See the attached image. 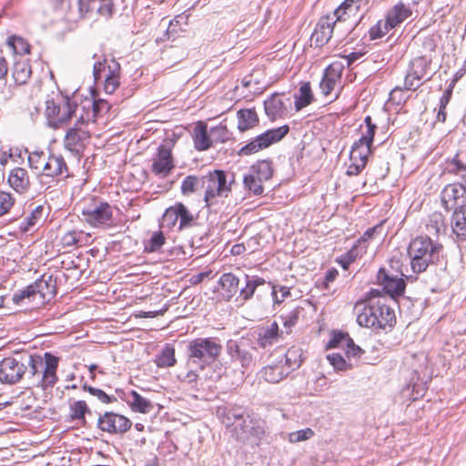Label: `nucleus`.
<instances>
[{"mask_svg": "<svg viewBox=\"0 0 466 466\" xmlns=\"http://www.w3.org/2000/svg\"><path fill=\"white\" fill-rule=\"evenodd\" d=\"M110 109L109 103L105 99L86 101L80 106L81 113L78 116L79 123L96 122V119L107 113Z\"/></svg>", "mask_w": 466, "mask_h": 466, "instance_id": "16", "label": "nucleus"}, {"mask_svg": "<svg viewBox=\"0 0 466 466\" xmlns=\"http://www.w3.org/2000/svg\"><path fill=\"white\" fill-rule=\"evenodd\" d=\"M446 170L448 173L461 177L462 180L466 177V164L460 158L458 154L447 161Z\"/></svg>", "mask_w": 466, "mask_h": 466, "instance_id": "47", "label": "nucleus"}, {"mask_svg": "<svg viewBox=\"0 0 466 466\" xmlns=\"http://www.w3.org/2000/svg\"><path fill=\"white\" fill-rule=\"evenodd\" d=\"M166 242V238L162 231H155L152 233L149 240L145 245V250L147 252H156L160 250Z\"/></svg>", "mask_w": 466, "mask_h": 466, "instance_id": "51", "label": "nucleus"}, {"mask_svg": "<svg viewBox=\"0 0 466 466\" xmlns=\"http://www.w3.org/2000/svg\"><path fill=\"white\" fill-rule=\"evenodd\" d=\"M8 46H10L14 52L17 55H25L29 53L30 46L22 37L11 36L8 38Z\"/></svg>", "mask_w": 466, "mask_h": 466, "instance_id": "55", "label": "nucleus"}, {"mask_svg": "<svg viewBox=\"0 0 466 466\" xmlns=\"http://www.w3.org/2000/svg\"><path fill=\"white\" fill-rule=\"evenodd\" d=\"M343 67L338 63L329 65L323 74L319 84L320 90L325 96H328L340 82Z\"/></svg>", "mask_w": 466, "mask_h": 466, "instance_id": "18", "label": "nucleus"}, {"mask_svg": "<svg viewBox=\"0 0 466 466\" xmlns=\"http://www.w3.org/2000/svg\"><path fill=\"white\" fill-rule=\"evenodd\" d=\"M351 342V338L347 333H334L329 341V348H341L344 350L346 344Z\"/></svg>", "mask_w": 466, "mask_h": 466, "instance_id": "59", "label": "nucleus"}, {"mask_svg": "<svg viewBox=\"0 0 466 466\" xmlns=\"http://www.w3.org/2000/svg\"><path fill=\"white\" fill-rule=\"evenodd\" d=\"M262 182V179L255 176L254 172L250 171L243 177L245 188L256 196L261 195L264 191Z\"/></svg>", "mask_w": 466, "mask_h": 466, "instance_id": "43", "label": "nucleus"}, {"mask_svg": "<svg viewBox=\"0 0 466 466\" xmlns=\"http://www.w3.org/2000/svg\"><path fill=\"white\" fill-rule=\"evenodd\" d=\"M313 96L309 83H304L299 89V95L295 97V108L297 111L311 104Z\"/></svg>", "mask_w": 466, "mask_h": 466, "instance_id": "41", "label": "nucleus"}, {"mask_svg": "<svg viewBox=\"0 0 466 466\" xmlns=\"http://www.w3.org/2000/svg\"><path fill=\"white\" fill-rule=\"evenodd\" d=\"M44 363H45V361L39 356L30 355L28 357L27 365L29 366V369H30L29 371L32 373L33 376L37 375L38 378L40 379V377H41L40 374L43 371Z\"/></svg>", "mask_w": 466, "mask_h": 466, "instance_id": "62", "label": "nucleus"}, {"mask_svg": "<svg viewBox=\"0 0 466 466\" xmlns=\"http://www.w3.org/2000/svg\"><path fill=\"white\" fill-rule=\"evenodd\" d=\"M289 374V370L281 364L270 365L261 370L262 378L270 383H278Z\"/></svg>", "mask_w": 466, "mask_h": 466, "instance_id": "35", "label": "nucleus"}, {"mask_svg": "<svg viewBox=\"0 0 466 466\" xmlns=\"http://www.w3.org/2000/svg\"><path fill=\"white\" fill-rule=\"evenodd\" d=\"M327 360L336 370L345 371L352 368V365L339 353H330L327 355Z\"/></svg>", "mask_w": 466, "mask_h": 466, "instance_id": "53", "label": "nucleus"}, {"mask_svg": "<svg viewBox=\"0 0 466 466\" xmlns=\"http://www.w3.org/2000/svg\"><path fill=\"white\" fill-rule=\"evenodd\" d=\"M234 177L228 179L222 170H214L201 177V189L204 190V200L208 207L217 202V198H227L231 192Z\"/></svg>", "mask_w": 466, "mask_h": 466, "instance_id": "4", "label": "nucleus"}, {"mask_svg": "<svg viewBox=\"0 0 466 466\" xmlns=\"http://www.w3.org/2000/svg\"><path fill=\"white\" fill-rule=\"evenodd\" d=\"M27 366L22 360L8 357L0 361V382L13 385L20 381Z\"/></svg>", "mask_w": 466, "mask_h": 466, "instance_id": "14", "label": "nucleus"}, {"mask_svg": "<svg viewBox=\"0 0 466 466\" xmlns=\"http://www.w3.org/2000/svg\"><path fill=\"white\" fill-rule=\"evenodd\" d=\"M7 183L18 194H25L30 188V178L26 169L13 168L8 175Z\"/></svg>", "mask_w": 466, "mask_h": 466, "instance_id": "22", "label": "nucleus"}, {"mask_svg": "<svg viewBox=\"0 0 466 466\" xmlns=\"http://www.w3.org/2000/svg\"><path fill=\"white\" fill-rule=\"evenodd\" d=\"M271 289V295L275 303L280 304L290 296V289L289 287L272 285Z\"/></svg>", "mask_w": 466, "mask_h": 466, "instance_id": "63", "label": "nucleus"}, {"mask_svg": "<svg viewBox=\"0 0 466 466\" xmlns=\"http://www.w3.org/2000/svg\"><path fill=\"white\" fill-rule=\"evenodd\" d=\"M299 309H295L287 314L281 315V319L284 326V336L291 333L292 328L297 324L299 320Z\"/></svg>", "mask_w": 466, "mask_h": 466, "instance_id": "52", "label": "nucleus"}, {"mask_svg": "<svg viewBox=\"0 0 466 466\" xmlns=\"http://www.w3.org/2000/svg\"><path fill=\"white\" fill-rule=\"evenodd\" d=\"M240 281V278H238L232 273L222 274L218 284L223 290V296L226 297L228 300L238 293Z\"/></svg>", "mask_w": 466, "mask_h": 466, "instance_id": "28", "label": "nucleus"}, {"mask_svg": "<svg viewBox=\"0 0 466 466\" xmlns=\"http://www.w3.org/2000/svg\"><path fill=\"white\" fill-rule=\"evenodd\" d=\"M341 21L342 20H337V16H335L334 14L321 17L311 35V42H313L316 46H322L327 44L334 29L339 28Z\"/></svg>", "mask_w": 466, "mask_h": 466, "instance_id": "15", "label": "nucleus"}, {"mask_svg": "<svg viewBox=\"0 0 466 466\" xmlns=\"http://www.w3.org/2000/svg\"><path fill=\"white\" fill-rule=\"evenodd\" d=\"M226 349L231 361L239 364L243 373L255 366L254 352L257 351V348L251 339L241 337L238 339H228Z\"/></svg>", "mask_w": 466, "mask_h": 466, "instance_id": "6", "label": "nucleus"}, {"mask_svg": "<svg viewBox=\"0 0 466 466\" xmlns=\"http://www.w3.org/2000/svg\"><path fill=\"white\" fill-rule=\"evenodd\" d=\"M178 223V215L176 208V204L166 209L162 217V226L167 228H174Z\"/></svg>", "mask_w": 466, "mask_h": 466, "instance_id": "57", "label": "nucleus"}, {"mask_svg": "<svg viewBox=\"0 0 466 466\" xmlns=\"http://www.w3.org/2000/svg\"><path fill=\"white\" fill-rule=\"evenodd\" d=\"M362 0H345L335 11L337 20H347L360 10Z\"/></svg>", "mask_w": 466, "mask_h": 466, "instance_id": "33", "label": "nucleus"}, {"mask_svg": "<svg viewBox=\"0 0 466 466\" xmlns=\"http://www.w3.org/2000/svg\"><path fill=\"white\" fill-rule=\"evenodd\" d=\"M451 228L458 238L466 239V205L455 208L452 216Z\"/></svg>", "mask_w": 466, "mask_h": 466, "instance_id": "29", "label": "nucleus"}, {"mask_svg": "<svg viewBox=\"0 0 466 466\" xmlns=\"http://www.w3.org/2000/svg\"><path fill=\"white\" fill-rule=\"evenodd\" d=\"M212 142H225L228 139V131L226 126L218 125L209 129Z\"/></svg>", "mask_w": 466, "mask_h": 466, "instance_id": "60", "label": "nucleus"}, {"mask_svg": "<svg viewBox=\"0 0 466 466\" xmlns=\"http://www.w3.org/2000/svg\"><path fill=\"white\" fill-rule=\"evenodd\" d=\"M250 172H254L255 176H258L263 181L268 180L273 175L271 162L268 160L258 161L251 167Z\"/></svg>", "mask_w": 466, "mask_h": 466, "instance_id": "45", "label": "nucleus"}, {"mask_svg": "<svg viewBox=\"0 0 466 466\" xmlns=\"http://www.w3.org/2000/svg\"><path fill=\"white\" fill-rule=\"evenodd\" d=\"M45 166L42 172L43 176L51 177H68V167L61 155L49 154Z\"/></svg>", "mask_w": 466, "mask_h": 466, "instance_id": "21", "label": "nucleus"}, {"mask_svg": "<svg viewBox=\"0 0 466 466\" xmlns=\"http://www.w3.org/2000/svg\"><path fill=\"white\" fill-rule=\"evenodd\" d=\"M82 216L92 227L110 226L113 223V208L107 202L93 200L82 209Z\"/></svg>", "mask_w": 466, "mask_h": 466, "instance_id": "9", "label": "nucleus"}, {"mask_svg": "<svg viewBox=\"0 0 466 466\" xmlns=\"http://www.w3.org/2000/svg\"><path fill=\"white\" fill-rule=\"evenodd\" d=\"M90 410L85 400H76L69 405V418L72 421H77L84 426L86 423V413Z\"/></svg>", "mask_w": 466, "mask_h": 466, "instance_id": "36", "label": "nucleus"}, {"mask_svg": "<svg viewBox=\"0 0 466 466\" xmlns=\"http://www.w3.org/2000/svg\"><path fill=\"white\" fill-rule=\"evenodd\" d=\"M46 104V118L49 126L55 128L66 125L73 116L77 119L81 113L80 106L67 97L60 103H56L54 100H47Z\"/></svg>", "mask_w": 466, "mask_h": 466, "instance_id": "7", "label": "nucleus"}, {"mask_svg": "<svg viewBox=\"0 0 466 466\" xmlns=\"http://www.w3.org/2000/svg\"><path fill=\"white\" fill-rule=\"evenodd\" d=\"M58 358L49 352L45 353V363L40 377L41 386L44 389L53 387L57 381L56 370Z\"/></svg>", "mask_w": 466, "mask_h": 466, "instance_id": "20", "label": "nucleus"}, {"mask_svg": "<svg viewBox=\"0 0 466 466\" xmlns=\"http://www.w3.org/2000/svg\"><path fill=\"white\" fill-rule=\"evenodd\" d=\"M446 223L444 216L441 212H433L428 218L426 223V231L429 236L438 237L441 233L445 232Z\"/></svg>", "mask_w": 466, "mask_h": 466, "instance_id": "32", "label": "nucleus"}, {"mask_svg": "<svg viewBox=\"0 0 466 466\" xmlns=\"http://www.w3.org/2000/svg\"><path fill=\"white\" fill-rule=\"evenodd\" d=\"M113 66H108V74L106 76L104 90L106 94H113L119 86L120 66L115 60H112Z\"/></svg>", "mask_w": 466, "mask_h": 466, "instance_id": "34", "label": "nucleus"}, {"mask_svg": "<svg viewBox=\"0 0 466 466\" xmlns=\"http://www.w3.org/2000/svg\"><path fill=\"white\" fill-rule=\"evenodd\" d=\"M32 74L31 66L25 59H18L14 63L12 76L17 85L25 84Z\"/></svg>", "mask_w": 466, "mask_h": 466, "instance_id": "30", "label": "nucleus"}, {"mask_svg": "<svg viewBox=\"0 0 466 466\" xmlns=\"http://www.w3.org/2000/svg\"><path fill=\"white\" fill-rule=\"evenodd\" d=\"M176 208L178 215V230L193 227L196 220L195 215L182 203H177Z\"/></svg>", "mask_w": 466, "mask_h": 466, "instance_id": "38", "label": "nucleus"}, {"mask_svg": "<svg viewBox=\"0 0 466 466\" xmlns=\"http://www.w3.org/2000/svg\"><path fill=\"white\" fill-rule=\"evenodd\" d=\"M56 293V279L52 275L44 274L35 283L27 286L22 290L16 292L13 300L18 304L25 299H28L38 303H45L52 299Z\"/></svg>", "mask_w": 466, "mask_h": 466, "instance_id": "5", "label": "nucleus"}, {"mask_svg": "<svg viewBox=\"0 0 466 466\" xmlns=\"http://www.w3.org/2000/svg\"><path fill=\"white\" fill-rule=\"evenodd\" d=\"M48 155L45 154L44 152H31L28 155V163L31 168L35 169V171L42 173L44 170L45 162H46Z\"/></svg>", "mask_w": 466, "mask_h": 466, "instance_id": "50", "label": "nucleus"}, {"mask_svg": "<svg viewBox=\"0 0 466 466\" xmlns=\"http://www.w3.org/2000/svg\"><path fill=\"white\" fill-rule=\"evenodd\" d=\"M236 434L243 442L258 444L265 435V422L248 416L236 426Z\"/></svg>", "mask_w": 466, "mask_h": 466, "instance_id": "12", "label": "nucleus"}, {"mask_svg": "<svg viewBox=\"0 0 466 466\" xmlns=\"http://www.w3.org/2000/svg\"><path fill=\"white\" fill-rule=\"evenodd\" d=\"M301 350L296 347H291L288 350L285 355L286 370H293L299 368L301 364Z\"/></svg>", "mask_w": 466, "mask_h": 466, "instance_id": "46", "label": "nucleus"}, {"mask_svg": "<svg viewBox=\"0 0 466 466\" xmlns=\"http://www.w3.org/2000/svg\"><path fill=\"white\" fill-rule=\"evenodd\" d=\"M83 389L88 391L91 395L96 397L97 400H100L102 403H111L116 400V398L115 396H109L100 389L92 386H87L86 384L83 386Z\"/></svg>", "mask_w": 466, "mask_h": 466, "instance_id": "61", "label": "nucleus"}, {"mask_svg": "<svg viewBox=\"0 0 466 466\" xmlns=\"http://www.w3.org/2000/svg\"><path fill=\"white\" fill-rule=\"evenodd\" d=\"M194 147L198 151H205L213 145L211 135L207 124L198 122L193 130Z\"/></svg>", "mask_w": 466, "mask_h": 466, "instance_id": "26", "label": "nucleus"}, {"mask_svg": "<svg viewBox=\"0 0 466 466\" xmlns=\"http://www.w3.org/2000/svg\"><path fill=\"white\" fill-rule=\"evenodd\" d=\"M289 131V126L285 125L272 128L257 136L238 152V156H250L256 154L271 145L280 141Z\"/></svg>", "mask_w": 466, "mask_h": 466, "instance_id": "8", "label": "nucleus"}, {"mask_svg": "<svg viewBox=\"0 0 466 466\" xmlns=\"http://www.w3.org/2000/svg\"><path fill=\"white\" fill-rule=\"evenodd\" d=\"M241 287H238V297L241 300H248L252 298L258 287L266 283V280L258 276L244 274L240 278Z\"/></svg>", "mask_w": 466, "mask_h": 466, "instance_id": "24", "label": "nucleus"}, {"mask_svg": "<svg viewBox=\"0 0 466 466\" xmlns=\"http://www.w3.org/2000/svg\"><path fill=\"white\" fill-rule=\"evenodd\" d=\"M264 109L266 115L271 120L282 118L288 113L287 106L280 95L278 93L272 94L264 101Z\"/></svg>", "mask_w": 466, "mask_h": 466, "instance_id": "23", "label": "nucleus"}, {"mask_svg": "<svg viewBox=\"0 0 466 466\" xmlns=\"http://www.w3.org/2000/svg\"><path fill=\"white\" fill-rule=\"evenodd\" d=\"M315 435V432L310 428H306L297 431L290 432L289 434V441L291 443H297L311 439Z\"/></svg>", "mask_w": 466, "mask_h": 466, "instance_id": "58", "label": "nucleus"}, {"mask_svg": "<svg viewBox=\"0 0 466 466\" xmlns=\"http://www.w3.org/2000/svg\"><path fill=\"white\" fill-rule=\"evenodd\" d=\"M370 147V145L357 140L351 147L350 161L365 162L367 164Z\"/></svg>", "mask_w": 466, "mask_h": 466, "instance_id": "39", "label": "nucleus"}, {"mask_svg": "<svg viewBox=\"0 0 466 466\" xmlns=\"http://www.w3.org/2000/svg\"><path fill=\"white\" fill-rule=\"evenodd\" d=\"M151 162L152 173L160 178L167 177L175 168L171 146L167 143L160 144Z\"/></svg>", "mask_w": 466, "mask_h": 466, "instance_id": "11", "label": "nucleus"}, {"mask_svg": "<svg viewBox=\"0 0 466 466\" xmlns=\"http://www.w3.org/2000/svg\"><path fill=\"white\" fill-rule=\"evenodd\" d=\"M430 64L431 58L425 56H419L410 61L408 71L423 79L427 74Z\"/></svg>", "mask_w": 466, "mask_h": 466, "instance_id": "42", "label": "nucleus"}, {"mask_svg": "<svg viewBox=\"0 0 466 466\" xmlns=\"http://www.w3.org/2000/svg\"><path fill=\"white\" fill-rule=\"evenodd\" d=\"M284 339V331L279 329V324L276 321H273L269 325L259 329L257 340L258 344L265 349Z\"/></svg>", "mask_w": 466, "mask_h": 466, "instance_id": "19", "label": "nucleus"}, {"mask_svg": "<svg viewBox=\"0 0 466 466\" xmlns=\"http://www.w3.org/2000/svg\"><path fill=\"white\" fill-rule=\"evenodd\" d=\"M88 123H79L76 120L74 127H70L64 139V146L69 151L79 154L89 142L90 133L86 129Z\"/></svg>", "mask_w": 466, "mask_h": 466, "instance_id": "10", "label": "nucleus"}, {"mask_svg": "<svg viewBox=\"0 0 466 466\" xmlns=\"http://www.w3.org/2000/svg\"><path fill=\"white\" fill-rule=\"evenodd\" d=\"M175 349L166 347L156 358V363L159 368H168L176 364Z\"/></svg>", "mask_w": 466, "mask_h": 466, "instance_id": "44", "label": "nucleus"}, {"mask_svg": "<svg viewBox=\"0 0 466 466\" xmlns=\"http://www.w3.org/2000/svg\"><path fill=\"white\" fill-rule=\"evenodd\" d=\"M132 422L124 415L106 411L97 420V427L110 434H124L130 430Z\"/></svg>", "mask_w": 466, "mask_h": 466, "instance_id": "13", "label": "nucleus"}, {"mask_svg": "<svg viewBox=\"0 0 466 466\" xmlns=\"http://www.w3.org/2000/svg\"><path fill=\"white\" fill-rule=\"evenodd\" d=\"M128 404L131 410L135 412L149 413L153 410V404L150 400L145 399L136 390L130 392V399Z\"/></svg>", "mask_w": 466, "mask_h": 466, "instance_id": "37", "label": "nucleus"}, {"mask_svg": "<svg viewBox=\"0 0 466 466\" xmlns=\"http://www.w3.org/2000/svg\"><path fill=\"white\" fill-rule=\"evenodd\" d=\"M201 188V177L187 176L181 183V193L184 196L191 195Z\"/></svg>", "mask_w": 466, "mask_h": 466, "instance_id": "48", "label": "nucleus"}, {"mask_svg": "<svg viewBox=\"0 0 466 466\" xmlns=\"http://www.w3.org/2000/svg\"><path fill=\"white\" fill-rule=\"evenodd\" d=\"M360 326L374 330L391 329L396 323L394 310L380 300L358 301L354 307Z\"/></svg>", "mask_w": 466, "mask_h": 466, "instance_id": "1", "label": "nucleus"}, {"mask_svg": "<svg viewBox=\"0 0 466 466\" xmlns=\"http://www.w3.org/2000/svg\"><path fill=\"white\" fill-rule=\"evenodd\" d=\"M411 15V10L402 3H399L389 10L386 18L393 27L404 22Z\"/></svg>", "mask_w": 466, "mask_h": 466, "instance_id": "31", "label": "nucleus"}, {"mask_svg": "<svg viewBox=\"0 0 466 466\" xmlns=\"http://www.w3.org/2000/svg\"><path fill=\"white\" fill-rule=\"evenodd\" d=\"M365 127H361V137L359 138V141L366 143V145H372L375 130L377 128L376 125L372 123L371 117L370 116H366L364 119Z\"/></svg>", "mask_w": 466, "mask_h": 466, "instance_id": "49", "label": "nucleus"}, {"mask_svg": "<svg viewBox=\"0 0 466 466\" xmlns=\"http://www.w3.org/2000/svg\"><path fill=\"white\" fill-rule=\"evenodd\" d=\"M238 129L245 132L258 125L259 118L255 108L239 109L237 112Z\"/></svg>", "mask_w": 466, "mask_h": 466, "instance_id": "27", "label": "nucleus"}, {"mask_svg": "<svg viewBox=\"0 0 466 466\" xmlns=\"http://www.w3.org/2000/svg\"><path fill=\"white\" fill-rule=\"evenodd\" d=\"M422 84V79L417 76H414L410 71H407V74L405 76L404 79V89L405 90H416L418 89Z\"/></svg>", "mask_w": 466, "mask_h": 466, "instance_id": "64", "label": "nucleus"}, {"mask_svg": "<svg viewBox=\"0 0 466 466\" xmlns=\"http://www.w3.org/2000/svg\"><path fill=\"white\" fill-rule=\"evenodd\" d=\"M463 183H453L447 185L441 192V203L447 210L452 209L458 200L463 197Z\"/></svg>", "mask_w": 466, "mask_h": 466, "instance_id": "25", "label": "nucleus"}, {"mask_svg": "<svg viewBox=\"0 0 466 466\" xmlns=\"http://www.w3.org/2000/svg\"><path fill=\"white\" fill-rule=\"evenodd\" d=\"M378 283L391 297L400 296L404 292L405 281L401 277L393 276L385 268H380L377 276Z\"/></svg>", "mask_w": 466, "mask_h": 466, "instance_id": "17", "label": "nucleus"}, {"mask_svg": "<svg viewBox=\"0 0 466 466\" xmlns=\"http://www.w3.org/2000/svg\"><path fill=\"white\" fill-rule=\"evenodd\" d=\"M15 203L14 196L5 191H0V217L10 211Z\"/></svg>", "mask_w": 466, "mask_h": 466, "instance_id": "56", "label": "nucleus"}, {"mask_svg": "<svg viewBox=\"0 0 466 466\" xmlns=\"http://www.w3.org/2000/svg\"><path fill=\"white\" fill-rule=\"evenodd\" d=\"M443 247L434 242L430 236L415 238L409 245L408 254L410 267L415 273L424 272L431 264L439 261Z\"/></svg>", "mask_w": 466, "mask_h": 466, "instance_id": "2", "label": "nucleus"}, {"mask_svg": "<svg viewBox=\"0 0 466 466\" xmlns=\"http://www.w3.org/2000/svg\"><path fill=\"white\" fill-rule=\"evenodd\" d=\"M44 209L45 208L43 205L36 206L34 209H32L30 214L23 221H21L19 228L23 232L29 231L42 219L44 215Z\"/></svg>", "mask_w": 466, "mask_h": 466, "instance_id": "40", "label": "nucleus"}, {"mask_svg": "<svg viewBox=\"0 0 466 466\" xmlns=\"http://www.w3.org/2000/svg\"><path fill=\"white\" fill-rule=\"evenodd\" d=\"M394 28L388 19L380 20L376 25L370 28V35L371 39H378L389 33L390 30Z\"/></svg>", "mask_w": 466, "mask_h": 466, "instance_id": "54", "label": "nucleus"}, {"mask_svg": "<svg viewBox=\"0 0 466 466\" xmlns=\"http://www.w3.org/2000/svg\"><path fill=\"white\" fill-rule=\"evenodd\" d=\"M221 352V340L217 337L197 338L187 344L188 362L200 370L215 362Z\"/></svg>", "mask_w": 466, "mask_h": 466, "instance_id": "3", "label": "nucleus"}]
</instances>
